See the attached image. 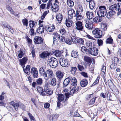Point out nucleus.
Masks as SVG:
<instances>
[{
	"label": "nucleus",
	"mask_w": 121,
	"mask_h": 121,
	"mask_svg": "<svg viewBox=\"0 0 121 121\" xmlns=\"http://www.w3.org/2000/svg\"><path fill=\"white\" fill-rule=\"evenodd\" d=\"M96 10H97V14L99 17H102L106 15L107 11L105 6H100L98 8H97Z\"/></svg>",
	"instance_id": "nucleus-1"
},
{
	"label": "nucleus",
	"mask_w": 121,
	"mask_h": 121,
	"mask_svg": "<svg viewBox=\"0 0 121 121\" xmlns=\"http://www.w3.org/2000/svg\"><path fill=\"white\" fill-rule=\"evenodd\" d=\"M92 33L95 38H99L101 37L102 35H104V32H102V31L98 28H96L93 30Z\"/></svg>",
	"instance_id": "nucleus-2"
},
{
	"label": "nucleus",
	"mask_w": 121,
	"mask_h": 121,
	"mask_svg": "<svg viewBox=\"0 0 121 121\" xmlns=\"http://www.w3.org/2000/svg\"><path fill=\"white\" fill-rule=\"evenodd\" d=\"M52 71L49 69L46 71L43 77L46 80L48 81V79L52 77L53 76Z\"/></svg>",
	"instance_id": "nucleus-3"
},
{
	"label": "nucleus",
	"mask_w": 121,
	"mask_h": 121,
	"mask_svg": "<svg viewBox=\"0 0 121 121\" xmlns=\"http://www.w3.org/2000/svg\"><path fill=\"white\" fill-rule=\"evenodd\" d=\"M59 62L60 65L63 67H68L69 65L68 60L64 58H60Z\"/></svg>",
	"instance_id": "nucleus-4"
},
{
	"label": "nucleus",
	"mask_w": 121,
	"mask_h": 121,
	"mask_svg": "<svg viewBox=\"0 0 121 121\" xmlns=\"http://www.w3.org/2000/svg\"><path fill=\"white\" fill-rule=\"evenodd\" d=\"M88 52L90 54L94 56L97 55L98 53V51L96 48H89Z\"/></svg>",
	"instance_id": "nucleus-5"
},
{
	"label": "nucleus",
	"mask_w": 121,
	"mask_h": 121,
	"mask_svg": "<svg viewBox=\"0 0 121 121\" xmlns=\"http://www.w3.org/2000/svg\"><path fill=\"white\" fill-rule=\"evenodd\" d=\"M76 29L79 31H81L83 29V25L82 22L80 21H78L75 23Z\"/></svg>",
	"instance_id": "nucleus-6"
},
{
	"label": "nucleus",
	"mask_w": 121,
	"mask_h": 121,
	"mask_svg": "<svg viewBox=\"0 0 121 121\" xmlns=\"http://www.w3.org/2000/svg\"><path fill=\"white\" fill-rule=\"evenodd\" d=\"M31 73L35 78H37L38 77V71L36 68L32 67L31 70Z\"/></svg>",
	"instance_id": "nucleus-7"
},
{
	"label": "nucleus",
	"mask_w": 121,
	"mask_h": 121,
	"mask_svg": "<svg viewBox=\"0 0 121 121\" xmlns=\"http://www.w3.org/2000/svg\"><path fill=\"white\" fill-rule=\"evenodd\" d=\"M34 42L36 44H41L43 42L42 38L36 36L34 39Z\"/></svg>",
	"instance_id": "nucleus-8"
},
{
	"label": "nucleus",
	"mask_w": 121,
	"mask_h": 121,
	"mask_svg": "<svg viewBox=\"0 0 121 121\" xmlns=\"http://www.w3.org/2000/svg\"><path fill=\"white\" fill-rule=\"evenodd\" d=\"M72 18L68 17L66 20V24L67 26L68 27H70L72 26L73 24V22L72 21Z\"/></svg>",
	"instance_id": "nucleus-9"
},
{
	"label": "nucleus",
	"mask_w": 121,
	"mask_h": 121,
	"mask_svg": "<svg viewBox=\"0 0 121 121\" xmlns=\"http://www.w3.org/2000/svg\"><path fill=\"white\" fill-rule=\"evenodd\" d=\"M57 98L58 101L60 102H65V95L62 94H57Z\"/></svg>",
	"instance_id": "nucleus-10"
},
{
	"label": "nucleus",
	"mask_w": 121,
	"mask_h": 121,
	"mask_svg": "<svg viewBox=\"0 0 121 121\" xmlns=\"http://www.w3.org/2000/svg\"><path fill=\"white\" fill-rule=\"evenodd\" d=\"M85 27L88 30L92 29L93 28L92 22L91 21H86V22Z\"/></svg>",
	"instance_id": "nucleus-11"
},
{
	"label": "nucleus",
	"mask_w": 121,
	"mask_h": 121,
	"mask_svg": "<svg viewBox=\"0 0 121 121\" xmlns=\"http://www.w3.org/2000/svg\"><path fill=\"white\" fill-rule=\"evenodd\" d=\"M115 13V12L114 11L110 10L107 14V17L108 18H111L113 17Z\"/></svg>",
	"instance_id": "nucleus-12"
},
{
	"label": "nucleus",
	"mask_w": 121,
	"mask_h": 121,
	"mask_svg": "<svg viewBox=\"0 0 121 121\" xmlns=\"http://www.w3.org/2000/svg\"><path fill=\"white\" fill-rule=\"evenodd\" d=\"M79 87L77 86L72 88L70 91V94L73 95L74 93H77L79 90Z\"/></svg>",
	"instance_id": "nucleus-13"
},
{
	"label": "nucleus",
	"mask_w": 121,
	"mask_h": 121,
	"mask_svg": "<svg viewBox=\"0 0 121 121\" xmlns=\"http://www.w3.org/2000/svg\"><path fill=\"white\" fill-rule=\"evenodd\" d=\"M54 29V26L53 25H49L47 26L45 29L46 31L49 32L53 31Z\"/></svg>",
	"instance_id": "nucleus-14"
},
{
	"label": "nucleus",
	"mask_w": 121,
	"mask_h": 121,
	"mask_svg": "<svg viewBox=\"0 0 121 121\" xmlns=\"http://www.w3.org/2000/svg\"><path fill=\"white\" fill-rule=\"evenodd\" d=\"M86 15L87 18L89 19H91L94 17L93 14L92 12L89 11L86 12Z\"/></svg>",
	"instance_id": "nucleus-15"
},
{
	"label": "nucleus",
	"mask_w": 121,
	"mask_h": 121,
	"mask_svg": "<svg viewBox=\"0 0 121 121\" xmlns=\"http://www.w3.org/2000/svg\"><path fill=\"white\" fill-rule=\"evenodd\" d=\"M63 18V15L61 14L58 13L56 14V18L59 23H60L61 22Z\"/></svg>",
	"instance_id": "nucleus-16"
},
{
	"label": "nucleus",
	"mask_w": 121,
	"mask_h": 121,
	"mask_svg": "<svg viewBox=\"0 0 121 121\" xmlns=\"http://www.w3.org/2000/svg\"><path fill=\"white\" fill-rule=\"evenodd\" d=\"M71 77H69L66 78L63 82L64 86H66L68 85L71 79Z\"/></svg>",
	"instance_id": "nucleus-17"
},
{
	"label": "nucleus",
	"mask_w": 121,
	"mask_h": 121,
	"mask_svg": "<svg viewBox=\"0 0 121 121\" xmlns=\"http://www.w3.org/2000/svg\"><path fill=\"white\" fill-rule=\"evenodd\" d=\"M56 77L60 79L63 78L64 73L60 71H58L56 72Z\"/></svg>",
	"instance_id": "nucleus-18"
},
{
	"label": "nucleus",
	"mask_w": 121,
	"mask_h": 121,
	"mask_svg": "<svg viewBox=\"0 0 121 121\" xmlns=\"http://www.w3.org/2000/svg\"><path fill=\"white\" fill-rule=\"evenodd\" d=\"M28 60V58L26 57H24L22 59H20L19 61L21 65L22 66L24 65Z\"/></svg>",
	"instance_id": "nucleus-19"
},
{
	"label": "nucleus",
	"mask_w": 121,
	"mask_h": 121,
	"mask_svg": "<svg viewBox=\"0 0 121 121\" xmlns=\"http://www.w3.org/2000/svg\"><path fill=\"white\" fill-rule=\"evenodd\" d=\"M1 25L3 27L7 28L8 30H11V28L5 22H2V24Z\"/></svg>",
	"instance_id": "nucleus-20"
},
{
	"label": "nucleus",
	"mask_w": 121,
	"mask_h": 121,
	"mask_svg": "<svg viewBox=\"0 0 121 121\" xmlns=\"http://www.w3.org/2000/svg\"><path fill=\"white\" fill-rule=\"evenodd\" d=\"M56 59V58L54 57H52L48 60V64L51 67L53 65L54 61H55V60Z\"/></svg>",
	"instance_id": "nucleus-21"
},
{
	"label": "nucleus",
	"mask_w": 121,
	"mask_h": 121,
	"mask_svg": "<svg viewBox=\"0 0 121 121\" xmlns=\"http://www.w3.org/2000/svg\"><path fill=\"white\" fill-rule=\"evenodd\" d=\"M23 70L24 72L26 73L27 74L29 75V72L30 68V66L29 65H28L25 68H24V67H23Z\"/></svg>",
	"instance_id": "nucleus-22"
},
{
	"label": "nucleus",
	"mask_w": 121,
	"mask_h": 121,
	"mask_svg": "<svg viewBox=\"0 0 121 121\" xmlns=\"http://www.w3.org/2000/svg\"><path fill=\"white\" fill-rule=\"evenodd\" d=\"M94 0H92L89 3V7L91 9H94L95 7V3Z\"/></svg>",
	"instance_id": "nucleus-23"
},
{
	"label": "nucleus",
	"mask_w": 121,
	"mask_h": 121,
	"mask_svg": "<svg viewBox=\"0 0 121 121\" xmlns=\"http://www.w3.org/2000/svg\"><path fill=\"white\" fill-rule=\"evenodd\" d=\"M37 89L38 92L41 94L43 96H45L46 95V93L43 91V88L40 86H38L37 87Z\"/></svg>",
	"instance_id": "nucleus-24"
},
{
	"label": "nucleus",
	"mask_w": 121,
	"mask_h": 121,
	"mask_svg": "<svg viewBox=\"0 0 121 121\" xmlns=\"http://www.w3.org/2000/svg\"><path fill=\"white\" fill-rule=\"evenodd\" d=\"M74 13V11L73 9H71L69 10L68 12V17L72 18L73 15Z\"/></svg>",
	"instance_id": "nucleus-25"
},
{
	"label": "nucleus",
	"mask_w": 121,
	"mask_h": 121,
	"mask_svg": "<svg viewBox=\"0 0 121 121\" xmlns=\"http://www.w3.org/2000/svg\"><path fill=\"white\" fill-rule=\"evenodd\" d=\"M88 82L87 80L85 79L82 80L81 82L80 85L82 87H84L87 85Z\"/></svg>",
	"instance_id": "nucleus-26"
},
{
	"label": "nucleus",
	"mask_w": 121,
	"mask_h": 121,
	"mask_svg": "<svg viewBox=\"0 0 121 121\" xmlns=\"http://www.w3.org/2000/svg\"><path fill=\"white\" fill-rule=\"evenodd\" d=\"M52 9L54 11H56L58 10L59 9V6L56 4L54 3L52 5Z\"/></svg>",
	"instance_id": "nucleus-27"
},
{
	"label": "nucleus",
	"mask_w": 121,
	"mask_h": 121,
	"mask_svg": "<svg viewBox=\"0 0 121 121\" xmlns=\"http://www.w3.org/2000/svg\"><path fill=\"white\" fill-rule=\"evenodd\" d=\"M71 84L73 86H76L77 85V81L75 78L74 77L71 79Z\"/></svg>",
	"instance_id": "nucleus-28"
},
{
	"label": "nucleus",
	"mask_w": 121,
	"mask_h": 121,
	"mask_svg": "<svg viewBox=\"0 0 121 121\" xmlns=\"http://www.w3.org/2000/svg\"><path fill=\"white\" fill-rule=\"evenodd\" d=\"M44 91H45L44 92H45L46 94L47 93L49 95H51L52 94V90H51V89H49L48 87H46L45 88Z\"/></svg>",
	"instance_id": "nucleus-29"
},
{
	"label": "nucleus",
	"mask_w": 121,
	"mask_h": 121,
	"mask_svg": "<svg viewBox=\"0 0 121 121\" xmlns=\"http://www.w3.org/2000/svg\"><path fill=\"white\" fill-rule=\"evenodd\" d=\"M49 55V54L48 53L44 52L40 55V57L42 58H44L46 57L47 56H48Z\"/></svg>",
	"instance_id": "nucleus-30"
},
{
	"label": "nucleus",
	"mask_w": 121,
	"mask_h": 121,
	"mask_svg": "<svg viewBox=\"0 0 121 121\" xmlns=\"http://www.w3.org/2000/svg\"><path fill=\"white\" fill-rule=\"evenodd\" d=\"M45 69V68L43 66H42L39 69V72L40 74L41 75L44 76V75L45 72L44 70Z\"/></svg>",
	"instance_id": "nucleus-31"
},
{
	"label": "nucleus",
	"mask_w": 121,
	"mask_h": 121,
	"mask_svg": "<svg viewBox=\"0 0 121 121\" xmlns=\"http://www.w3.org/2000/svg\"><path fill=\"white\" fill-rule=\"evenodd\" d=\"M84 61L87 63H91L92 62L91 58L88 56H85L84 57Z\"/></svg>",
	"instance_id": "nucleus-32"
},
{
	"label": "nucleus",
	"mask_w": 121,
	"mask_h": 121,
	"mask_svg": "<svg viewBox=\"0 0 121 121\" xmlns=\"http://www.w3.org/2000/svg\"><path fill=\"white\" fill-rule=\"evenodd\" d=\"M67 5L70 7H72L74 6V2L72 0H67Z\"/></svg>",
	"instance_id": "nucleus-33"
},
{
	"label": "nucleus",
	"mask_w": 121,
	"mask_h": 121,
	"mask_svg": "<svg viewBox=\"0 0 121 121\" xmlns=\"http://www.w3.org/2000/svg\"><path fill=\"white\" fill-rule=\"evenodd\" d=\"M105 84L106 85L108 84V86L110 88H111V87H113L114 86L113 83L110 80H108L107 82H106L105 83Z\"/></svg>",
	"instance_id": "nucleus-34"
},
{
	"label": "nucleus",
	"mask_w": 121,
	"mask_h": 121,
	"mask_svg": "<svg viewBox=\"0 0 121 121\" xmlns=\"http://www.w3.org/2000/svg\"><path fill=\"white\" fill-rule=\"evenodd\" d=\"M78 55V54L77 51L73 50L71 53V56L72 57L76 58Z\"/></svg>",
	"instance_id": "nucleus-35"
},
{
	"label": "nucleus",
	"mask_w": 121,
	"mask_h": 121,
	"mask_svg": "<svg viewBox=\"0 0 121 121\" xmlns=\"http://www.w3.org/2000/svg\"><path fill=\"white\" fill-rule=\"evenodd\" d=\"M101 29L105 31L106 30L107 28V25L106 24L102 23L100 25Z\"/></svg>",
	"instance_id": "nucleus-36"
},
{
	"label": "nucleus",
	"mask_w": 121,
	"mask_h": 121,
	"mask_svg": "<svg viewBox=\"0 0 121 121\" xmlns=\"http://www.w3.org/2000/svg\"><path fill=\"white\" fill-rule=\"evenodd\" d=\"M86 46L87 47L92 48L93 46V43L92 42L90 41L86 42L85 43Z\"/></svg>",
	"instance_id": "nucleus-37"
},
{
	"label": "nucleus",
	"mask_w": 121,
	"mask_h": 121,
	"mask_svg": "<svg viewBox=\"0 0 121 121\" xmlns=\"http://www.w3.org/2000/svg\"><path fill=\"white\" fill-rule=\"evenodd\" d=\"M6 7L7 10L9 11L11 14H13L14 15H15L14 12L13 10L11 7L8 5H7Z\"/></svg>",
	"instance_id": "nucleus-38"
},
{
	"label": "nucleus",
	"mask_w": 121,
	"mask_h": 121,
	"mask_svg": "<svg viewBox=\"0 0 121 121\" xmlns=\"http://www.w3.org/2000/svg\"><path fill=\"white\" fill-rule=\"evenodd\" d=\"M82 18V17L81 13H76V20H80Z\"/></svg>",
	"instance_id": "nucleus-39"
},
{
	"label": "nucleus",
	"mask_w": 121,
	"mask_h": 121,
	"mask_svg": "<svg viewBox=\"0 0 121 121\" xmlns=\"http://www.w3.org/2000/svg\"><path fill=\"white\" fill-rule=\"evenodd\" d=\"M44 29L43 27H39L37 30V31L39 34H41L44 32Z\"/></svg>",
	"instance_id": "nucleus-40"
},
{
	"label": "nucleus",
	"mask_w": 121,
	"mask_h": 121,
	"mask_svg": "<svg viewBox=\"0 0 121 121\" xmlns=\"http://www.w3.org/2000/svg\"><path fill=\"white\" fill-rule=\"evenodd\" d=\"M94 21L96 22H100L102 20L101 17H95L94 19Z\"/></svg>",
	"instance_id": "nucleus-41"
},
{
	"label": "nucleus",
	"mask_w": 121,
	"mask_h": 121,
	"mask_svg": "<svg viewBox=\"0 0 121 121\" xmlns=\"http://www.w3.org/2000/svg\"><path fill=\"white\" fill-rule=\"evenodd\" d=\"M119 61V59L116 57H114L112 58V63H113L117 65Z\"/></svg>",
	"instance_id": "nucleus-42"
},
{
	"label": "nucleus",
	"mask_w": 121,
	"mask_h": 121,
	"mask_svg": "<svg viewBox=\"0 0 121 121\" xmlns=\"http://www.w3.org/2000/svg\"><path fill=\"white\" fill-rule=\"evenodd\" d=\"M54 54L55 56L58 57L60 56H61L62 53L59 51L57 50L54 52Z\"/></svg>",
	"instance_id": "nucleus-43"
},
{
	"label": "nucleus",
	"mask_w": 121,
	"mask_h": 121,
	"mask_svg": "<svg viewBox=\"0 0 121 121\" xmlns=\"http://www.w3.org/2000/svg\"><path fill=\"white\" fill-rule=\"evenodd\" d=\"M24 105L20 102H17L16 103V108H17L19 107L22 108H24Z\"/></svg>",
	"instance_id": "nucleus-44"
},
{
	"label": "nucleus",
	"mask_w": 121,
	"mask_h": 121,
	"mask_svg": "<svg viewBox=\"0 0 121 121\" xmlns=\"http://www.w3.org/2000/svg\"><path fill=\"white\" fill-rule=\"evenodd\" d=\"M58 62L57 60L56 59L55 60V61H54L53 65H52L51 67L54 68H56L58 66Z\"/></svg>",
	"instance_id": "nucleus-45"
},
{
	"label": "nucleus",
	"mask_w": 121,
	"mask_h": 121,
	"mask_svg": "<svg viewBox=\"0 0 121 121\" xmlns=\"http://www.w3.org/2000/svg\"><path fill=\"white\" fill-rule=\"evenodd\" d=\"M117 9V5L116 4H114L113 5L110 6L109 7V9L110 10H116Z\"/></svg>",
	"instance_id": "nucleus-46"
},
{
	"label": "nucleus",
	"mask_w": 121,
	"mask_h": 121,
	"mask_svg": "<svg viewBox=\"0 0 121 121\" xmlns=\"http://www.w3.org/2000/svg\"><path fill=\"white\" fill-rule=\"evenodd\" d=\"M83 11V8L82 6L81 5H79L77 8L76 11V13L82 12Z\"/></svg>",
	"instance_id": "nucleus-47"
},
{
	"label": "nucleus",
	"mask_w": 121,
	"mask_h": 121,
	"mask_svg": "<svg viewBox=\"0 0 121 121\" xmlns=\"http://www.w3.org/2000/svg\"><path fill=\"white\" fill-rule=\"evenodd\" d=\"M51 83L53 86H55L56 84V78H53L51 80Z\"/></svg>",
	"instance_id": "nucleus-48"
},
{
	"label": "nucleus",
	"mask_w": 121,
	"mask_h": 121,
	"mask_svg": "<svg viewBox=\"0 0 121 121\" xmlns=\"http://www.w3.org/2000/svg\"><path fill=\"white\" fill-rule=\"evenodd\" d=\"M77 68L76 67H72L71 68V69L70 70V72L71 73L73 74H75V72Z\"/></svg>",
	"instance_id": "nucleus-49"
},
{
	"label": "nucleus",
	"mask_w": 121,
	"mask_h": 121,
	"mask_svg": "<svg viewBox=\"0 0 121 121\" xmlns=\"http://www.w3.org/2000/svg\"><path fill=\"white\" fill-rule=\"evenodd\" d=\"M18 52H19L18 57L20 58H22L24 55V53L21 50H20L19 52L18 51Z\"/></svg>",
	"instance_id": "nucleus-50"
},
{
	"label": "nucleus",
	"mask_w": 121,
	"mask_h": 121,
	"mask_svg": "<svg viewBox=\"0 0 121 121\" xmlns=\"http://www.w3.org/2000/svg\"><path fill=\"white\" fill-rule=\"evenodd\" d=\"M78 38H77L74 36H73L71 37V40L72 42L74 43H77V39Z\"/></svg>",
	"instance_id": "nucleus-51"
},
{
	"label": "nucleus",
	"mask_w": 121,
	"mask_h": 121,
	"mask_svg": "<svg viewBox=\"0 0 121 121\" xmlns=\"http://www.w3.org/2000/svg\"><path fill=\"white\" fill-rule=\"evenodd\" d=\"M106 43L110 44H112L113 43L112 39L111 38H108L106 41Z\"/></svg>",
	"instance_id": "nucleus-52"
},
{
	"label": "nucleus",
	"mask_w": 121,
	"mask_h": 121,
	"mask_svg": "<svg viewBox=\"0 0 121 121\" xmlns=\"http://www.w3.org/2000/svg\"><path fill=\"white\" fill-rule=\"evenodd\" d=\"M9 104L12 105V106H13L15 108V109L16 110H18V108H16V103H15L13 101H11L10 102Z\"/></svg>",
	"instance_id": "nucleus-53"
},
{
	"label": "nucleus",
	"mask_w": 121,
	"mask_h": 121,
	"mask_svg": "<svg viewBox=\"0 0 121 121\" xmlns=\"http://www.w3.org/2000/svg\"><path fill=\"white\" fill-rule=\"evenodd\" d=\"M22 22L24 26H25L26 27L28 26V20L26 19H24L22 20Z\"/></svg>",
	"instance_id": "nucleus-54"
},
{
	"label": "nucleus",
	"mask_w": 121,
	"mask_h": 121,
	"mask_svg": "<svg viewBox=\"0 0 121 121\" xmlns=\"http://www.w3.org/2000/svg\"><path fill=\"white\" fill-rule=\"evenodd\" d=\"M84 41L83 40L82 38H78L77 39V43L82 44L84 43Z\"/></svg>",
	"instance_id": "nucleus-55"
},
{
	"label": "nucleus",
	"mask_w": 121,
	"mask_h": 121,
	"mask_svg": "<svg viewBox=\"0 0 121 121\" xmlns=\"http://www.w3.org/2000/svg\"><path fill=\"white\" fill-rule=\"evenodd\" d=\"M96 98V97L93 98L90 101L89 103V104L91 105H92L95 102V100Z\"/></svg>",
	"instance_id": "nucleus-56"
},
{
	"label": "nucleus",
	"mask_w": 121,
	"mask_h": 121,
	"mask_svg": "<svg viewBox=\"0 0 121 121\" xmlns=\"http://www.w3.org/2000/svg\"><path fill=\"white\" fill-rule=\"evenodd\" d=\"M31 54L32 55V57L33 58L35 57V49L34 48H32L31 51Z\"/></svg>",
	"instance_id": "nucleus-57"
},
{
	"label": "nucleus",
	"mask_w": 121,
	"mask_h": 121,
	"mask_svg": "<svg viewBox=\"0 0 121 121\" xmlns=\"http://www.w3.org/2000/svg\"><path fill=\"white\" fill-rule=\"evenodd\" d=\"M35 25V22L32 21H30V28L33 27Z\"/></svg>",
	"instance_id": "nucleus-58"
},
{
	"label": "nucleus",
	"mask_w": 121,
	"mask_h": 121,
	"mask_svg": "<svg viewBox=\"0 0 121 121\" xmlns=\"http://www.w3.org/2000/svg\"><path fill=\"white\" fill-rule=\"evenodd\" d=\"M86 38H88L89 39L94 40H95V39L93 37L91 36L90 35L87 34L86 35Z\"/></svg>",
	"instance_id": "nucleus-59"
},
{
	"label": "nucleus",
	"mask_w": 121,
	"mask_h": 121,
	"mask_svg": "<svg viewBox=\"0 0 121 121\" xmlns=\"http://www.w3.org/2000/svg\"><path fill=\"white\" fill-rule=\"evenodd\" d=\"M117 10L119 12H121V3H117Z\"/></svg>",
	"instance_id": "nucleus-60"
},
{
	"label": "nucleus",
	"mask_w": 121,
	"mask_h": 121,
	"mask_svg": "<svg viewBox=\"0 0 121 121\" xmlns=\"http://www.w3.org/2000/svg\"><path fill=\"white\" fill-rule=\"evenodd\" d=\"M37 83L39 84H41L42 82V80L41 78H39L36 80Z\"/></svg>",
	"instance_id": "nucleus-61"
},
{
	"label": "nucleus",
	"mask_w": 121,
	"mask_h": 121,
	"mask_svg": "<svg viewBox=\"0 0 121 121\" xmlns=\"http://www.w3.org/2000/svg\"><path fill=\"white\" fill-rule=\"evenodd\" d=\"M65 42L66 43L69 45H70L72 43L71 40L70 39H66Z\"/></svg>",
	"instance_id": "nucleus-62"
},
{
	"label": "nucleus",
	"mask_w": 121,
	"mask_h": 121,
	"mask_svg": "<svg viewBox=\"0 0 121 121\" xmlns=\"http://www.w3.org/2000/svg\"><path fill=\"white\" fill-rule=\"evenodd\" d=\"M99 78V76H98L97 77V78L93 84V85H95V84L98 83Z\"/></svg>",
	"instance_id": "nucleus-63"
},
{
	"label": "nucleus",
	"mask_w": 121,
	"mask_h": 121,
	"mask_svg": "<svg viewBox=\"0 0 121 121\" xmlns=\"http://www.w3.org/2000/svg\"><path fill=\"white\" fill-rule=\"evenodd\" d=\"M60 33L63 35H65L66 33V31L65 29H62L60 30Z\"/></svg>",
	"instance_id": "nucleus-64"
}]
</instances>
